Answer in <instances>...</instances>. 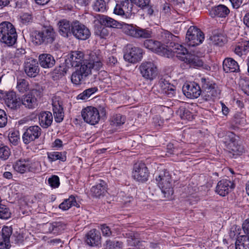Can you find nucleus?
<instances>
[{
	"label": "nucleus",
	"instance_id": "f257e3e1",
	"mask_svg": "<svg viewBox=\"0 0 249 249\" xmlns=\"http://www.w3.org/2000/svg\"><path fill=\"white\" fill-rule=\"evenodd\" d=\"M56 36L54 29L52 26H48L33 32L32 40L36 45H48L53 43Z\"/></svg>",
	"mask_w": 249,
	"mask_h": 249
},
{
	"label": "nucleus",
	"instance_id": "f03ea898",
	"mask_svg": "<svg viewBox=\"0 0 249 249\" xmlns=\"http://www.w3.org/2000/svg\"><path fill=\"white\" fill-rule=\"evenodd\" d=\"M17 33L14 26L10 22L0 23V42L7 46H12L17 40Z\"/></svg>",
	"mask_w": 249,
	"mask_h": 249
},
{
	"label": "nucleus",
	"instance_id": "7ed1b4c3",
	"mask_svg": "<svg viewBox=\"0 0 249 249\" xmlns=\"http://www.w3.org/2000/svg\"><path fill=\"white\" fill-rule=\"evenodd\" d=\"M44 89L41 85L36 84L30 91L23 95L21 98V105L29 109L35 108L37 106L38 99L43 95Z\"/></svg>",
	"mask_w": 249,
	"mask_h": 249
},
{
	"label": "nucleus",
	"instance_id": "20e7f679",
	"mask_svg": "<svg viewBox=\"0 0 249 249\" xmlns=\"http://www.w3.org/2000/svg\"><path fill=\"white\" fill-rule=\"evenodd\" d=\"M156 181L165 198L170 199L174 194L173 183L169 172L164 170L156 177Z\"/></svg>",
	"mask_w": 249,
	"mask_h": 249
},
{
	"label": "nucleus",
	"instance_id": "39448f33",
	"mask_svg": "<svg viewBox=\"0 0 249 249\" xmlns=\"http://www.w3.org/2000/svg\"><path fill=\"white\" fill-rule=\"evenodd\" d=\"M201 84L202 89L201 96L204 101L212 100L220 95L221 90L218 86L210 81L209 79L201 78Z\"/></svg>",
	"mask_w": 249,
	"mask_h": 249
},
{
	"label": "nucleus",
	"instance_id": "423d86ee",
	"mask_svg": "<svg viewBox=\"0 0 249 249\" xmlns=\"http://www.w3.org/2000/svg\"><path fill=\"white\" fill-rule=\"evenodd\" d=\"M13 167L15 171L20 174L36 173L39 170L40 164L38 161H32L28 159H20L14 162Z\"/></svg>",
	"mask_w": 249,
	"mask_h": 249
},
{
	"label": "nucleus",
	"instance_id": "0eeeda50",
	"mask_svg": "<svg viewBox=\"0 0 249 249\" xmlns=\"http://www.w3.org/2000/svg\"><path fill=\"white\" fill-rule=\"evenodd\" d=\"M204 39V34L197 27L192 26L188 30L186 42L188 46L194 47L202 43Z\"/></svg>",
	"mask_w": 249,
	"mask_h": 249
},
{
	"label": "nucleus",
	"instance_id": "6e6552de",
	"mask_svg": "<svg viewBox=\"0 0 249 249\" xmlns=\"http://www.w3.org/2000/svg\"><path fill=\"white\" fill-rule=\"evenodd\" d=\"M140 73L146 80L152 81L158 74V68L153 62H142L139 67Z\"/></svg>",
	"mask_w": 249,
	"mask_h": 249
},
{
	"label": "nucleus",
	"instance_id": "1a4fd4ad",
	"mask_svg": "<svg viewBox=\"0 0 249 249\" xmlns=\"http://www.w3.org/2000/svg\"><path fill=\"white\" fill-rule=\"evenodd\" d=\"M81 115L84 121L91 125L98 124L100 119L99 111L97 108L91 106L83 109Z\"/></svg>",
	"mask_w": 249,
	"mask_h": 249
},
{
	"label": "nucleus",
	"instance_id": "9d476101",
	"mask_svg": "<svg viewBox=\"0 0 249 249\" xmlns=\"http://www.w3.org/2000/svg\"><path fill=\"white\" fill-rule=\"evenodd\" d=\"M142 50L139 47L127 45L124 54V59L130 63H135L141 61L142 58Z\"/></svg>",
	"mask_w": 249,
	"mask_h": 249
},
{
	"label": "nucleus",
	"instance_id": "9b49d317",
	"mask_svg": "<svg viewBox=\"0 0 249 249\" xmlns=\"http://www.w3.org/2000/svg\"><path fill=\"white\" fill-rule=\"evenodd\" d=\"M71 35L77 39L86 40L89 37L90 32L85 25L75 20L73 21Z\"/></svg>",
	"mask_w": 249,
	"mask_h": 249
},
{
	"label": "nucleus",
	"instance_id": "f8f14e48",
	"mask_svg": "<svg viewBox=\"0 0 249 249\" xmlns=\"http://www.w3.org/2000/svg\"><path fill=\"white\" fill-rule=\"evenodd\" d=\"M41 134V129L38 125L30 126L24 128L22 135V141L24 143L28 144L39 138Z\"/></svg>",
	"mask_w": 249,
	"mask_h": 249
},
{
	"label": "nucleus",
	"instance_id": "ddd939ff",
	"mask_svg": "<svg viewBox=\"0 0 249 249\" xmlns=\"http://www.w3.org/2000/svg\"><path fill=\"white\" fill-rule=\"evenodd\" d=\"M149 172L146 165L142 162L137 163L134 164L132 177L134 179L140 182L147 180Z\"/></svg>",
	"mask_w": 249,
	"mask_h": 249
},
{
	"label": "nucleus",
	"instance_id": "4468645a",
	"mask_svg": "<svg viewBox=\"0 0 249 249\" xmlns=\"http://www.w3.org/2000/svg\"><path fill=\"white\" fill-rule=\"evenodd\" d=\"M167 78L162 76L159 79L157 85L159 88V91L169 97H172L176 94V87L169 82Z\"/></svg>",
	"mask_w": 249,
	"mask_h": 249
},
{
	"label": "nucleus",
	"instance_id": "2eb2a0df",
	"mask_svg": "<svg viewBox=\"0 0 249 249\" xmlns=\"http://www.w3.org/2000/svg\"><path fill=\"white\" fill-rule=\"evenodd\" d=\"M52 106L55 121L61 122L64 118L63 102L59 96H55L52 98Z\"/></svg>",
	"mask_w": 249,
	"mask_h": 249
},
{
	"label": "nucleus",
	"instance_id": "dca6fc26",
	"mask_svg": "<svg viewBox=\"0 0 249 249\" xmlns=\"http://www.w3.org/2000/svg\"><path fill=\"white\" fill-rule=\"evenodd\" d=\"M24 70L28 76L35 77L39 72L38 61L32 57L26 58L24 63Z\"/></svg>",
	"mask_w": 249,
	"mask_h": 249
},
{
	"label": "nucleus",
	"instance_id": "f3484780",
	"mask_svg": "<svg viewBox=\"0 0 249 249\" xmlns=\"http://www.w3.org/2000/svg\"><path fill=\"white\" fill-rule=\"evenodd\" d=\"M234 183L227 179L219 181L215 188V192L219 196H225L231 192L234 188Z\"/></svg>",
	"mask_w": 249,
	"mask_h": 249
},
{
	"label": "nucleus",
	"instance_id": "a211bd4d",
	"mask_svg": "<svg viewBox=\"0 0 249 249\" xmlns=\"http://www.w3.org/2000/svg\"><path fill=\"white\" fill-rule=\"evenodd\" d=\"M85 61L93 65L94 69L100 70L103 66V57L99 50H95L90 52L87 56Z\"/></svg>",
	"mask_w": 249,
	"mask_h": 249
},
{
	"label": "nucleus",
	"instance_id": "6ab92c4d",
	"mask_svg": "<svg viewBox=\"0 0 249 249\" xmlns=\"http://www.w3.org/2000/svg\"><path fill=\"white\" fill-rule=\"evenodd\" d=\"M184 94L189 98H197L202 92L200 87L196 83H185L182 87Z\"/></svg>",
	"mask_w": 249,
	"mask_h": 249
},
{
	"label": "nucleus",
	"instance_id": "aec40b11",
	"mask_svg": "<svg viewBox=\"0 0 249 249\" xmlns=\"http://www.w3.org/2000/svg\"><path fill=\"white\" fill-rule=\"evenodd\" d=\"M4 101L6 105L12 109L17 110L21 106L19 98L17 96L16 92L13 91L7 92Z\"/></svg>",
	"mask_w": 249,
	"mask_h": 249
},
{
	"label": "nucleus",
	"instance_id": "412c9836",
	"mask_svg": "<svg viewBox=\"0 0 249 249\" xmlns=\"http://www.w3.org/2000/svg\"><path fill=\"white\" fill-rule=\"evenodd\" d=\"M107 186L105 181L100 180V182L93 186L90 190L91 196L94 198H101L107 193Z\"/></svg>",
	"mask_w": 249,
	"mask_h": 249
},
{
	"label": "nucleus",
	"instance_id": "4be33fe9",
	"mask_svg": "<svg viewBox=\"0 0 249 249\" xmlns=\"http://www.w3.org/2000/svg\"><path fill=\"white\" fill-rule=\"evenodd\" d=\"M144 46L152 51L160 54L165 55L167 49L159 41L147 39L144 41Z\"/></svg>",
	"mask_w": 249,
	"mask_h": 249
},
{
	"label": "nucleus",
	"instance_id": "5701e85b",
	"mask_svg": "<svg viewBox=\"0 0 249 249\" xmlns=\"http://www.w3.org/2000/svg\"><path fill=\"white\" fill-rule=\"evenodd\" d=\"M12 233L11 227L4 226L0 231V249H9L10 247V238Z\"/></svg>",
	"mask_w": 249,
	"mask_h": 249
},
{
	"label": "nucleus",
	"instance_id": "b1692460",
	"mask_svg": "<svg viewBox=\"0 0 249 249\" xmlns=\"http://www.w3.org/2000/svg\"><path fill=\"white\" fill-rule=\"evenodd\" d=\"M59 34L66 37L71 36L72 34L73 22H70L66 19H62L57 23Z\"/></svg>",
	"mask_w": 249,
	"mask_h": 249
},
{
	"label": "nucleus",
	"instance_id": "393cba45",
	"mask_svg": "<svg viewBox=\"0 0 249 249\" xmlns=\"http://www.w3.org/2000/svg\"><path fill=\"white\" fill-rule=\"evenodd\" d=\"M101 239L100 232L95 229H92L87 234L86 242L90 246L98 247L101 244Z\"/></svg>",
	"mask_w": 249,
	"mask_h": 249
},
{
	"label": "nucleus",
	"instance_id": "a878e982",
	"mask_svg": "<svg viewBox=\"0 0 249 249\" xmlns=\"http://www.w3.org/2000/svg\"><path fill=\"white\" fill-rule=\"evenodd\" d=\"M223 69L226 72H237L240 71L238 63L231 57L226 58L223 62Z\"/></svg>",
	"mask_w": 249,
	"mask_h": 249
},
{
	"label": "nucleus",
	"instance_id": "bb28decb",
	"mask_svg": "<svg viewBox=\"0 0 249 249\" xmlns=\"http://www.w3.org/2000/svg\"><path fill=\"white\" fill-rule=\"evenodd\" d=\"M85 58L82 52L73 51L71 53L69 60L72 67H77L84 63Z\"/></svg>",
	"mask_w": 249,
	"mask_h": 249
},
{
	"label": "nucleus",
	"instance_id": "cd10ccee",
	"mask_svg": "<svg viewBox=\"0 0 249 249\" xmlns=\"http://www.w3.org/2000/svg\"><path fill=\"white\" fill-rule=\"evenodd\" d=\"M229 9L225 5L220 4L209 10L210 15L213 17L226 18L230 13Z\"/></svg>",
	"mask_w": 249,
	"mask_h": 249
},
{
	"label": "nucleus",
	"instance_id": "c85d7f7f",
	"mask_svg": "<svg viewBox=\"0 0 249 249\" xmlns=\"http://www.w3.org/2000/svg\"><path fill=\"white\" fill-rule=\"evenodd\" d=\"M38 62L41 67L43 68H52L55 64L54 57L49 53H42L39 55Z\"/></svg>",
	"mask_w": 249,
	"mask_h": 249
},
{
	"label": "nucleus",
	"instance_id": "c756f323",
	"mask_svg": "<svg viewBox=\"0 0 249 249\" xmlns=\"http://www.w3.org/2000/svg\"><path fill=\"white\" fill-rule=\"evenodd\" d=\"M38 119L41 126L43 128H47L52 124L53 117L51 112L43 111L39 114Z\"/></svg>",
	"mask_w": 249,
	"mask_h": 249
},
{
	"label": "nucleus",
	"instance_id": "7c9ffc66",
	"mask_svg": "<svg viewBox=\"0 0 249 249\" xmlns=\"http://www.w3.org/2000/svg\"><path fill=\"white\" fill-rule=\"evenodd\" d=\"M236 249H249V237L239 232L235 242Z\"/></svg>",
	"mask_w": 249,
	"mask_h": 249
},
{
	"label": "nucleus",
	"instance_id": "2f4dec72",
	"mask_svg": "<svg viewBox=\"0 0 249 249\" xmlns=\"http://www.w3.org/2000/svg\"><path fill=\"white\" fill-rule=\"evenodd\" d=\"M183 61L189 64L190 67L196 68L202 67L203 65V61L197 56L189 53L187 55L185 59H183Z\"/></svg>",
	"mask_w": 249,
	"mask_h": 249
},
{
	"label": "nucleus",
	"instance_id": "473e14b6",
	"mask_svg": "<svg viewBox=\"0 0 249 249\" xmlns=\"http://www.w3.org/2000/svg\"><path fill=\"white\" fill-rule=\"evenodd\" d=\"M172 51L176 55L177 57L183 61L187 54H189L187 49L182 45L174 43Z\"/></svg>",
	"mask_w": 249,
	"mask_h": 249
},
{
	"label": "nucleus",
	"instance_id": "72a5a7b5",
	"mask_svg": "<svg viewBox=\"0 0 249 249\" xmlns=\"http://www.w3.org/2000/svg\"><path fill=\"white\" fill-rule=\"evenodd\" d=\"M125 236L128 238L127 242L128 246L140 248V241L138 239L139 234L137 232H127L125 233Z\"/></svg>",
	"mask_w": 249,
	"mask_h": 249
},
{
	"label": "nucleus",
	"instance_id": "f704fd0d",
	"mask_svg": "<svg viewBox=\"0 0 249 249\" xmlns=\"http://www.w3.org/2000/svg\"><path fill=\"white\" fill-rule=\"evenodd\" d=\"M164 42L170 47H173V44L178 41V37L167 31H164L161 34Z\"/></svg>",
	"mask_w": 249,
	"mask_h": 249
},
{
	"label": "nucleus",
	"instance_id": "c9c22d12",
	"mask_svg": "<svg viewBox=\"0 0 249 249\" xmlns=\"http://www.w3.org/2000/svg\"><path fill=\"white\" fill-rule=\"evenodd\" d=\"M72 206L79 207L77 203L75 197L71 195L67 199H65L59 206V208L63 210L66 211L69 210Z\"/></svg>",
	"mask_w": 249,
	"mask_h": 249
},
{
	"label": "nucleus",
	"instance_id": "e433bc0d",
	"mask_svg": "<svg viewBox=\"0 0 249 249\" xmlns=\"http://www.w3.org/2000/svg\"><path fill=\"white\" fill-rule=\"evenodd\" d=\"M228 148L230 152L233 155H241L244 151L243 147L239 144L237 142L232 139L228 144Z\"/></svg>",
	"mask_w": 249,
	"mask_h": 249
},
{
	"label": "nucleus",
	"instance_id": "4c0bfd02",
	"mask_svg": "<svg viewBox=\"0 0 249 249\" xmlns=\"http://www.w3.org/2000/svg\"><path fill=\"white\" fill-rule=\"evenodd\" d=\"M47 157L50 162H53L57 160L65 161L67 159L66 152H59L53 151L48 152Z\"/></svg>",
	"mask_w": 249,
	"mask_h": 249
},
{
	"label": "nucleus",
	"instance_id": "58836bf2",
	"mask_svg": "<svg viewBox=\"0 0 249 249\" xmlns=\"http://www.w3.org/2000/svg\"><path fill=\"white\" fill-rule=\"evenodd\" d=\"M16 88L18 92L23 93L30 90L29 82L25 79L17 78Z\"/></svg>",
	"mask_w": 249,
	"mask_h": 249
},
{
	"label": "nucleus",
	"instance_id": "ea45409f",
	"mask_svg": "<svg viewBox=\"0 0 249 249\" xmlns=\"http://www.w3.org/2000/svg\"><path fill=\"white\" fill-rule=\"evenodd\" d=\"M138 26L136 25L124 23L122 26L123 32L126 35L136 38Z\"/></svg>",
	"mask_w": 249,
	"mask_h": 249
},
{
	"label": "nucleus",
	"instance_id": "a19ab883",
	"mask_svg": "<svg viewBox=\"0 0 249 249\" xmlns=\"http://www.w3.org/2000/svg\"><path fill=\"white\" fill-rule=\"evenodd\" d=\"M99 21L102 25L109 27H116L118 22L114 19L105 15L100 16Z\"/></svg>",
	"mask_w": 249,
	"mask_h": 249
},
{
	"label": "nucleus",
	"instance_id": "79ce46f5",
	"mask_svg": "<svg viewBox=\"0 0 249 249\" xmlns=\"http://www.w3.org/2000/svg\"><path fill=\"white\" fill-rule=\"evenodd\" d=\"M104 249H122L123 243L116 240H107L103 245Z\"/></svg>",
	"mask_w": 249,
	"mask_h": 249
},
{
	"label": "nucleus",
	"instance_id": "37998d69",
	"mask_svg": "<svg viewBox=\"0 0 249 249\" xmlns=\"http://www.w3.org/2000/svg\"><path fill=\"white\" fill-rule=\"evenodd\" d=\"M86 78H87L77 70L72 73L71 81L74 84L78 85L84 82Z\"/></svg>",
	"mask_w": 249,
	"mask_h": 249
},
{
	"label": "nucleus",
	"instance_id": "c03bdc74",
	"mask_svg": "<svg viewBox=\"0 0 249 249\" xmlns=\"http://www.w3.org/2000/svg\"><path fill=\"white\" fill-rule=\"evenodd\" d=\"M93 68H94L93 65L88 63L87 61H84L78 70L87 78L91 74V69Z\"/></svg>",
	"mask_w": 249,
	"mask_h": 249
},
{
	"label": "nucleus",
	"instance_id": "a18cd8bd",
	"mask_svg": "<svg viewBox=\"0 0 249 249\" xmlns=\"http://www.w3.org/2000/svg\"><path fill=\"white\" fill-rule=\"evenodd\" d=\"M119 4L125 14V18L129 17L133 8L131 0H124L121 1Z\"/></svg>",
	"mask_w": 249,
	"mask_h": 249
},
{
	"label": "nucleus",
	"instance_id": "49530a36",
	"mask_svg": "<svg viewBox=\"0 0 249 249\" xmlns=\"http://www.w3.org/2000/svg\"><path fill=\"white\" fill-rule=\"evenodd\" d=\"M94 34L101 38H105L109 35V32L106 27L100 25H96L94 27Z\"/></svg>",
	"mask_w": 249,
	"mask_h": 249
},
{
	"label": "nucleus",
	"instance_id": "de8ad7c7",
	"mask_svg": "<svg viewBox=\"0 0 249 249\" xmlns=\"http://www.w3.org/2000/svg\"><path fill=\"white\" fill-rule=\"evenodd\" d=\"M92 8L94 11L104 12L107 10V3L104 0H96L93 2Z\"/></svg>",
	"mask_w": 249,
	"mask_h": 249
},
{
	"label": "nucleus",
	"instance_id": "09e8293b",
	"mask_svg": "<svg viewBox=\"0 0 249 249\" xmlns=\"http://www.w3.org/2000/svg\"><path fill=\"white\" fill-rule=\"evenodd\" d=\"M98 91V88L96 87L90 88L85 90L83 92L79 94L77 98L81 100H86L91 95Z\"/></svg>",
	"mask_w": 249,
	"mask_h": 249
},
{
	"label": "nucleus",
	"instance_id": "8fccbe9b",
	"mask_svg": "<svg viewBox=\"0 0 249 249\" xmlns=\"http://www.w3.org/2000/svg\"><path fill=\"white\" fill-rule=\"evenodd\" d=\"M152 32L146 29H142L138 26L136 38H146L151 36Z\"/></svg>",
	"mask_w": 249,
	"mask_h": 249
},
{
	"label": "nucleus",
	"instance_id": "3c124183",
	"mask_svg": "<svg viewBox=\"0 0 249 249\" xmlns=\"http://www.w3.org/2000/svg\"><path fill=\"white\" fill-rule=\"evenodd\" d=\"M178 112L181 119L182 120L191 121L193 119L192 113L188 109L180 108Z\"/></svg>",
	"mask_w": 249,
	"mask_h": 249
},
{
	"label": "nucleus",
	"instance_id": "603ef678",
	"mask_svg": "<svg viewBox=\"0 0 249 249\" xmlns=\"http://www.w3.org/2000/svg\"><path fill=\"white\" fill-rule=\"evenodd\" d=\"M11 154L9 148L3 144L0 145V159L2 160H7Z\"/></svg>",
	"mask_w": 249,
	"mask_h": 249
},
{
	"label": "nucleus",
	"instance_id": "864d4df0",
	"mask_svg": "<svg viewBox=\"0 0 249 249\" xmlns=\"http://www.w3.org/2000/svg\"><path fill=\"white\" fill-rule=\"evenodd\" d=\"M11 212L8 207L0 204V218L7 219L11 216Z\"/></svg>",
	"mask_w": 249,
	"mask_h": 249
},
{
	"label": "nucleus",
	"instance_id": "5fc2aeb1",
	"mask_svg": "<svg viewBox=\"0 0 249 249\" xmlns=\"http://www.w3.org/2000/svg\"><path fill=\"white\" fill-rule=\"evenodd\" d=\"M125 122V117L120 114L113 116L111 119V123L115 126L123 124Z\"/></svg>",
	"mask_w": 249,
	"mask_h": 249
},
{
	"label": "nucleus",
	"instance_id": "6e6d98bb",
	"mask_svg": "<svg viewBox=\"0 0 249 249\" xmlns=\"http://www.w3.org/2000/svg\"><path fill=\"white\" fill-rule=\"evenodd\" d=\"M48 184L53 188H57L59 186V177L56 175H53L48 179Z\"/></svg>",
	"mask_w": 249,
	"mask_h": 249
},
{
	"label": "nucleus",
	"instance_id": "4d7b16f0",
	"mask_svg": "<svg viewBox=\"0 0 249 249\" xmlns=\"http://www.w3.org/2000/svg\"><path fill=\"white\" fill-rule=\"evenodd\" d=\"M100 229L101 230L102 234L104 236L109 237L112 235V231H111L109 227L107 224H101L100 225Z\"/></svg>",
	"mask_w": 249,
	"mask_h": 249
},
{
	"label": "nucleus",
	"instance_id": "13d9d810",
	"mask_svg": "<svg viewBox=\"0 0 249 249\" xmlns=\"http://www.w3.org/2000/svg\"><path fill=\"white\" fill-rule=\"evenodd\" d=\"M7 123V115L3 109H0V127L6 125Z\"/></svg>",
	"mask_w": 249,
	"mask_h": 249
},
{
	"label": "nucleus",
	"instance_id": "bf43d9fd",
	"mask_svg": "<svg viewBox=\"0 0 249 249\" xmlns=\"http://www.w3.org/2000/svg\"><path fill=\"white\" fill-rule=\"evenodd\" d=\"M11 239L12 242H14L15 244H19L23 241V237L20 233L16 232L12 236Z\"/></svg>",
	"mask_w": 249,
	"mask_h": 249
},
{
	"label": "nucleus",
	"instance_id": "052dcab7",
	"mask_svg": "<svg viewBox=\"0 0 249 249\" xmlns=\"http://www.w3.org/2000/svg\"><path fill=\"white\" fill-rule=\"evenodd\" d=\"M131 1L138 6L141 8L148 6L150 2V0H131Z\"/></svg>",
	"mask_w": 249,
	"mask_h": 249
},
{
	"label": "nucleus",
	"instance_id": "680f3d73",
	"mask_svg": "<svg viewBox=\"0 0 249 249\" xmlns=\"http://www.w3.org/2000/svg\"><path fill=\"white\" fill-rule=\"evenodd\" d=\"M113 13L116 15L125 18V14L119 3L116 4Z\"/></svg>",
	"mask_w": 249,
	"mask_h": 249
},
{
	"label": "nucleus",
	"instance_id": "e2e57ef3",
	"mask_svg": "<svg viewBox=\"0 0 249 249\" xmlns=\"http://www.w3.org/2000/svg\"><path fill=\"white\" fill-rule=\"evenodd\" d=\"M21 21L23 24H27L32 21V15L24 13L20 17Z\"/></svg>",
	"mask_w": 249,
	"mask_h": 249
},
{
	"label": "nucleus",
	"instance_id": "0e129e2a",
	"mask_svg": "<svg viewBox=\"0 0 249 249\" xmlns=\"http://www.w3.org/2000/svg\"><path fill=\"white\" fill-rule=\"evenodd\" d=\"M244 233L249 237V219H246L242 224Z\"/></svg>",
	"mask_w": 249,
	"mask_h": 249
},
{
	"label": "nucleus",
	"instance_id": "69168bd1",
	"mask_svg": "<svg viewBox=\"0 0 249 249\" xmlns=\"http://www.w3.org/2000/svg\"><path fill=\"white\" fill-rule=\"evenodd\" d=\"M118 62L117 59L116 57L114 56L111 55L109 56L107 60V64L109 66H115Z\"/></svg>",
	"mask_w": 249,
	"mask_h": 249
},
{
	"label": "nucleus",
	"instance_id": "338daca9",
	"mask_svg": "<svg viewBox=\"0 0 249 249\" xmlns=\"http://www.w3.org/2000/svg\"><path fill=\"white\" fill-rule=\"evenodd\" d=\"M234 53L239 56L244 54V48L243 45L236 46L234 50Z\"/></svg>",
	"mask_w": 249,
	"mask_h": 249
},
{
	"label": "nucleus",
	"instance_id": "774afa93",
	"mask_svg": "<svg viewBox=\"0 0 249 249\" xmlns=\"http://www.w3.org/2000/svg\"><path fill=\"white\" fill-rule=\"evenodd\" d=\"M214 40L215 44L219 46H222L225 41V39L223 36H214Z\"/></svg>",
	"mask_w": 249,
	"mask_h": 249
}]
</instances>
